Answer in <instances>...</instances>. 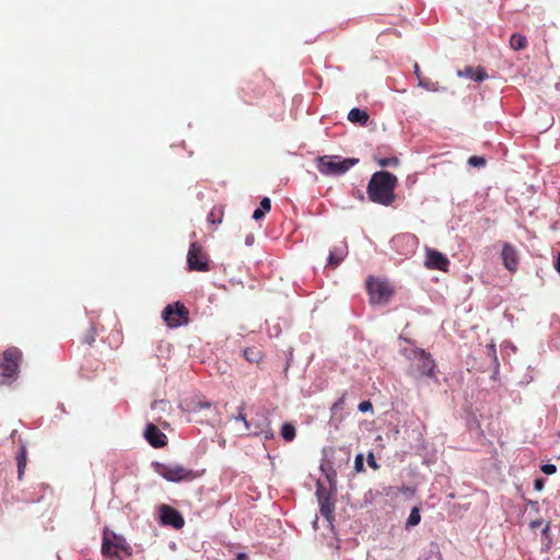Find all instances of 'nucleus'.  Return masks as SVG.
Here are the masks:
<instances>
[{"mask_svg":"<svg viewBox=\"0 0 560 560\" xmlns=\"http://www.w3.org/2000/svg\"><path fill=\"white\" fill-rule=\"evenodd\" d=\"M544 485H545L544 479H542V478H537V479H535V481H534V489H535L536 491H540V490H542Z\"/></svg>","mask_w":560,"mask_h":560,"instance_id":"37","label":"nucleus"},{"mask_svg":"<svg viewBox=\"0 0 560 560\" xmlns=\"http://www.w3.org/2000/svg\"><path fill=\"white\" fill-rule=\"evenodd\" d=\"M413 70H415V74L418 78V84L421 88H423V89H425L428 91H431V92L439 91V89H440L439 83L434 82V81H432V80H430L428 78H425L424 75H422L418 63H415Z\"/></svg>","mask_w":560,"mask_h":560,"instance_id":"17","label":"nucleus"},{"mask_svg":"<svg viewBox=\"0 0 560 560\" xmlns=\"http://www.w3.org/2000/svg\"><path fill=\"white\" fill-rule=\"evenodd\" d=\"M549 530H550V524H549V523H547V524L545 525L544 529H542V534H544V535H547Z\"/></svg>","mask_w":560,"mask_h":560,"instance_id":"42","label":"nucleus"},{"mask_svg":"<svg viewBox=\"0 0 560 560\" xmlns=\"http://www.w3.org/2000/svg\"><path fill=\"white\" fill-rule=\"evenodd\" d=\"M211 407V402L209 401H199L197 402L195 409H209Z\"/></svg>","mask_w":560,"mask_h":560,"instance_id":"39","label":"nucleus"},{"mask_svg":"<svg viewBox=\"0 0 560 560\" xmlns=\"http://www.w3.org/2000/svg\"><path fill=\"white\" fill-rule=\"evenodd\" d=\"M366 288L373 304H386L394 293L388 282L376 278H370L366 281Z\"/></svg>","mask_w":560,"mask_h":560,"instance_id":"8","label":"nucleus"},{"mask_svg":"<svg viewBox=\"0 0 560 560\" xmlns=\"http://www.w3.org/2000/svg\"><path fill=\"white\" fill-rule=\"evenodd\" d=\"M316 495L318 502L331 497L330 492L320 482H317Z\"/></svg>","mask_w":560,"mask_h":560,"instance_id":"28","label":"nucleus"},{"mask_svg":"<svg viewBox=\"0 0 560 560\" xmlns=\"http://www.w3.org/2000/svg\"><path fill=\"white\" fill-rule=\"evenodd\" d=\"M265 214H266V212H264V210H262V209L257 208V209L254 211V213H253V219H254V220H256V221H258V220H260L261 218H264V217H265Z\"/></svg>","mask_w":560,"mask_h":560,"instance_id":"38","label":"nucleus"},{"mask_svg":"<svg viewBox=\"0 0 560 560\" xmlns=\"http://www.w3.org/2000/svg\"><path fill=\"white\" fill-rule=\"evenodd\" d=\"M15 459L18 466V479L22 480L27 465V448L24 443L20 444Z\"/></svg>","mask_w":560,"mask_h":560,"instance_id":"16","label":"nucleus"},{"mask_svg":"<svg viewBox=\"0 0 560 560\" xmlns=\"http://www.w3.org/2000/svg\"><path fill=\"white\" fill-rule=\"evenodd\" d=\"M424 266L431 270L447 271L450 260L441 252L432 248H427Z\"/></svg>","mask_w":560,"mask_h":560,"instance_id":"10","label":"nucleus"},{"mask_svg":"<svg viewBox=\"0 0 560 560\" xmlns=\"http://www.w3.org/2000/svg\"><path fill=\"white\" fill-rule=\"evenodd\" d=\"M457 74L458 77H466L476 82H481L488 78V74L482 67H466L464 70H459Z\"/></svg>","mask_w":560,"mask_h":560,"instance_id":"15","label":"nucleus"},{"mask_svg":"<svg viewBox=\"0 0 560 560\" xmlns=\"http://www.w3.org/2000/svg\"><path fill=\"white\" fill-rule=\"evenodd\" d=\"M165 324L171 328L179 327L189 320V312L187 307L180 303L168 304L162 313Z\"/></svg>","mask_w":560,"mask_h":560,"instance_id":"9","label":"nucleus"},{"mask_svg":"<svg viewBox=\"0 0 560 560\" xmlns=\"http://www.w3.org/2000/svg\"><path fill=\"white\" fill-rule=\"evenodd\" d=\"M501 257L503 260L504 267L511 271H516L518 267V257L516 249L509 243H505L502 247Z\"/></svg>","mask_w":560,"mask_h":560,"instance_id":"13","label":"nucleus"},{"mask_svg":"<svg viewBox=\"0 0 560 560\" xmlns=\"http://www.w3.org/2000/svg\"><path fill=\"white\" fill-rule=\"evenodd\" d=\"M555 267H556L557 271L560 273V253H559L558 258L556 260Z\"/></svg>","mask_w":560,"mask_h":560,"instance_id":"41","label":"nucleus"},{"mask_svg":"<svg viewBox=\"0 0 560 560\" xmlns=\"http://www.w3.org/2000/svg\"><path fill=\"white\" fill-rule=\"evenodd\" d=\"M237 560H247V555L246 553H238L237 555Z\"/></svg>","mask_w":560,"mask_h":560,"instance_id":"43","label":"nucleus"},{"mask_svg":"<svg viewBox=\"0 0 560 560\" xmlns=\"http://www.w3.org/2000/svg\"><path fill=\"white\" fill-rule=\"evenodd\" d=\"M155 471L172 482L191 481L198 477L197 472L182 465L156 464Z\"/></svg>","mask_w":560,"mask_h":560,"instance_id":"6","label":"nucleus"},{"mask_svg":"<svg viewBox=\"0 0 560 560\" xmlns=\"http://www.w3.org/2000/svg\"><path fill=\"white\" fill-rule=\"evenodd\" d=\"M281 435L287 442L293 441L296 435L295 427L288 422L284 423L281 428Z\"/></svg>","mask_w":560,"mask_h":560,"instance_id":"24","label":"nucleus"},{"mask_svg":"<svg viewBox=\"0 0 560 560\" xmlns=\"http://www.w3.org/2000/svg\"><path fill=\"white\" fill-rule=\"evenodd\" d=\"M510 46L514 50H522L527 47V38L524 35L515 33L510 38Z\"/></svg>","mask_w":560,"mask_h":560,"instance_id":"20","label":"nucleus"},{"mask_svg":"<svg viewBox=\"0 0 560 560\" xmlns=\"http://www.w3.org/2000/svg\"><path fill=\"white\" fill-rule=\"evenodd\" d=\"M244 405L238 407V415L235 417L236 420H241L244 423L246 431L252 432L253 421H248L244 413Z\"/></svg>","mask_w":560,"mask_h":560,"instance_id":"26","label":"nucleus"},{"mask_svg":"<svg viewBox=\"0 0 560 560\" xmlns=\"http://www.w3.org/2000/svg\"><path fill=\"white\" fill-rule=\"evenodd\" d=\"M22 352L19 348H8L0 359V384L14 380L19 374Z\"/></svg>","mask_w":560,"mask_h":560,"instance_id":"4","label":"nucleus"},{"mask_svg":"<svg viewBox=\"0 0 560 560\" xmlns=\"http://www.w3.org/2000/svg\"><path fill=\"white\" fill-rule=\"evenodd\" d=\"M377 164L381 167H389V166H397L399 164V160L396 156L393 158H383L377 160Z\"/></svg>","mask_w":560,"mask_h":560,"instance_id":"27","label":"nucleus"},{"mask_svg":"<svg viewBox=\"0 0 560 560\" xmlns=\"http://www.w3.org/2000/svg\"><path fill=\"white\" fill-rule=\"evenodd\" d=\"M541 471L546 475H552L557 471V467L553 464H545L541 466Z\"/></svg>","mask_w":560,"mask_h":560,"instance_id":"34","label":"nucleus"},{"mask_svg":"<svg viewBox=\"0 0 560 560\" xmlns=\"http://www.w3.org/2000/svg\"><path fill=\"white\" fill-rule=\"evenodd\" d=\"M409 361L408 375L413 378L436 377V363L432 355L421 348H411L405 351Z\"/></svg>","mask_w":560,"mask_h":560,"instance_id":"2","label":"nucleus"},{"mask_svg":"<svg viewBox=\"0 0 560 560\" xmlns=\"http://www.w3.org/2000/svg\"><path fill=\"white\" fill-rule=\"evenodd\" d=\"M368 465L374 470H377L380 468V465L376 463L374 454L372 452L368 454Z\"/></svg>","mask_w":560,"mask_h":560,"instance_id":"33","label":"nucleus"},{"mask_svg":"<svg viewBox=\"0 0 560 560\" xmlns=\"http://www.w3.org/2000/svg\"><path fill=\"white\" fill-rule=\"evenodd\" d=\"M223 215H224L223 207L222 206H214L210 210L207 220L211 224H218V223L222 222Z\"/></svg>","mask_w":560,"mask_h":560,"instance_id":"21","label":"nucleus"},{"mask_svg":"<svg viewBox=\"0 0 560 560\" xmlns=\"http://www.w3.org/2000/svg\"><path fill=\"white\" fill-rule=\"evenodd\" d=\"M363 454H358L354 459V469L357 472H363L364 469V463H363Z\"/></svg>","mask_w":560,"mask_h":560,"instance_id":"30","label":"nucleus"},{"mask_svg":"<svg viewBox=\"0 0 560 560\" xmlns=\"http://www.w3.org/2000/svg\"><path fill=\"white\" fill-rule=\"evenodd\" d=\"M487 352H488V354L490 357H492L494 364L498 366L499 365V361H498V357H497L495 346L494 345H488L487 346Z\"/></svg>","mask_w":560,"mask_h":560,"instance_id":"31","label":"nucleus"},{"mask_svg":"<svg viewBox=\"0 0 560 560\" xmlns=\"http://www.w3.org/2000/svg\"><path fill=\"white\" fill-rule=\"evenodd\" d=\"M320 514L330 520L335 510V502L332 498H325L323 501H319Z\"/></svg>","mask_w":560,"mask_h":560,"instance_id":"19","label":"nucleus"},{"mask_svg":"<svg viewBox=\"0 0 560 560\" xmlns=\"http://www.w3.org/2000/svg\"><path fill=\"white\" fill-rule=\"evenodd\" d=\"M348 119L353 124L364 126L369 121V114L360 108H352L348 114Z\"/></svg>","mask_w":560,"mask_h":560,"instance_id":"18","label":"nucleus"},{"mask_svg":"<svg viewBox=\"0 0 560 560\" xmlns=\"http://www.w3.org/2000/svg\"><path fill=\"white\" fill-rule=\"evenodd\" d=\"M95 341V331L91 329L90 332L85 336L84 342L91 346Z\"/></svg>","mask_w":560,"mask_h":560,"instance_id":"36","label":"nucleus"},{"mask_svg":"<svg viewBox=\"0 0 560 560\" xmlns=\"http://www.w3.org/2000/svg\"><path fill=\"white\" fill-rule=\"evenodd\" d=\"M420 521H421L420 509L415 506V508H412L410 515L406 522V528L417 526L420 523Z\"/></svg>","mask_w":560,"mask_h":560,"instance_id":"25","label":"nucleus"},{"mask_svg":"<svg viewBox=\"0 0 560 560\" xmlns=\"http://www.w3.org/2000/svg\"><path fill=\"white\" fill-rule=\"evenodd\" d=\"M359 162L354 158L341 159L337 155H324L316 159V167L318 172L326 176H339L349 171Z\"/></svg>","mask_w":560,"mask_h":560,"instance_id":"3","label":"nucleus"},{"mask_svg":"<svg viewBox=\"0 0 560 560\" xmlns=\"http://www.w3.org/2000/svg\"><path fill=\"white\" fill-rule=\"evenodd\" d=\"M468 164L470 166H474V167L485 166L486 165V159L482 158V156L474 155V156H470L468 159Z\"/></svg>","mask_w":560,"mask_h":560,"instance_id":"29","label":"nucleus"},{"mask_svg":"<svg viewBox=\"0 0 560 560\" xmlns=\"http://www.w3.org/2000/svg\"><path fill=\"white\" fill-rule=\"evenodd\" d=\"M101 551L104 556L115 557L118 560H122L119 557V551L125 552L127 556L132 555V548L126 539L122 536L108 530H105L103 534Z\"/></svg>","mask_w":560,"mask_h":560,"instance_id":"5","label":"nucleus"},{"mask_svg":"<svg viewBox=\"0 0 560 560\" xmlns=\"http://www.w3.org/2000/svg\"><path fill=\"white\" fill-rule=\"evenodd\" d=\"M258 208L262 209L264 212H266V213L269 212L271 209L270 199L268 197L262 198Z\"/></svg>","mask_w":560,"mask_h":560,"instance_id":"32","label":"nucleus"},{"mask_svg":"<svg viewBox=\"0 0 560 560\" xmlns=\"http://www.w3.org/2000/svg\"><path fill=\"white\" fill-rule=\"evenodd\" d=\"M160 517L164 525H170L175 529H180L185 525V521L182 514L177 510L166 504H163L160 508Z\"/></svg>","mask_w":560,"mask_h":560,"instance_id":"11","label":"nucleus"},{"mask_svg":"<svg viewBox=\"0 0 560 560\" xmlns=\"http://www.w3.org/2000/svg\"><path fill=\"white\" fill-rule=\"evenodd\" d=\"M541 524H542V520H535V521H532V522L529 523V527H530L532 529H536V528L540 527V526H541Z\"/></svg>","mask_w":560,"mask_h":560,"instance_id":"40","label":"nucleus"},{"mask_svg":"<svg viewBox=\"0 0 560 560\" xmlns=\"http://www.w3.org/2000/svg\"><path fill=\"white\" fill-rule=\"evenodd\" d=\"M187 265L191 271L206 272L210 270V260L203 247L194 242L187 253Z\"/></svg>","mask_w":560,"mask_h":560,"instance_id":"7","label":"nucleus"},{"mask_svg":"<svg viewBox=\"0 0 560 560\" xmlns=\"http://www.w3.org/2000/svg\"><path fill=\"white\" fill-rule=\"evenodd\" d=\"M254 425V429L253 430H259L262 428V423L261 424H256L253 422L252 427Z\"/></svg>","mask_w":560,"mask_h":560,"instance_id":"44","label":"nucleus"},{"mask_svg":"<svg viewBox=\"0 0 560 560\" xmlns=\"http://www.w3.org/2000/svg\"><path fill=\"white\" fill-rule=\"evenodd\" d=\"M244 358L250 363H259L262 359V354L260 350L253 347L244 350Z\"/></svg>","mask_w":560,"mask_h":560,"instance_id":"23","label":"nucleus"},{"mask_svg":"<svg viewBox=\"0 0 560 560\" xmlns=\"http://www.w3.org/2000/svg\"><path fill=\"white\" fill-rule=\"evenodd\" d=\"M358 408L361 412H366L372 409V402L370 400H364L359 404Z\"/></svg>","mask_w":560,"mask_h":560,"instance_id":"35","label":"nucleus"},{"mask_svg":"<svg viewBox=\"0 0 560 560\" xmlns=\"http://www.w3.org/2000/svg\"><path fill=\"white\" fill-rule=\"evenodd\" d=\"M144 438L154 448H160L167 444V436L153 423L147 425Z\"/></svg>","mask_w":560,"mask_h":560,"instance_id":"12","label":"nucleus"},{"mask_svg":"<svg viewBox=\"0 0 560 560\" xmlns=\"http://www.w3.org/2000/svg\"><path fill=\"white\" fill-rule=\"evenodd\" d=\"M397 184L398 179L394 174L386 171L375 172L368 184L370 200L382 206H390L396 197Z\"/></svg>","mask_w":560,"mask_h":560,"instance_id":"1","label":"nucleus"},{"mask_svg":"<svg viewBox=\"0 0 560 560\" xmlns=\"http://www.w3.org/2000/svg\"><path fill=\"white\" fill-rule=\"evenodd\" d=\"M348 255V245L345 241L334 245L328 255V266L336 268Z\"/></svg>","mask_w":560,"mask_h":560,"instance_id":"14","label":"nucleus"},{"mask_svg":"<svg viewBox=\"0 0 560 560\" xmlns=\"http://www.w3.org/2000/svg\"><path fill=\"white\" fill-rule=\"evenodd\" d=\"M252 433L254 435H262L265 440L273 439L275 434L270 425V421L265 419L262 422V428L259 430H253Z\"/></svg>","mask_w":560,"mask_h":560,"instance_id":"22","label":"nucleus"}]
</instances>
